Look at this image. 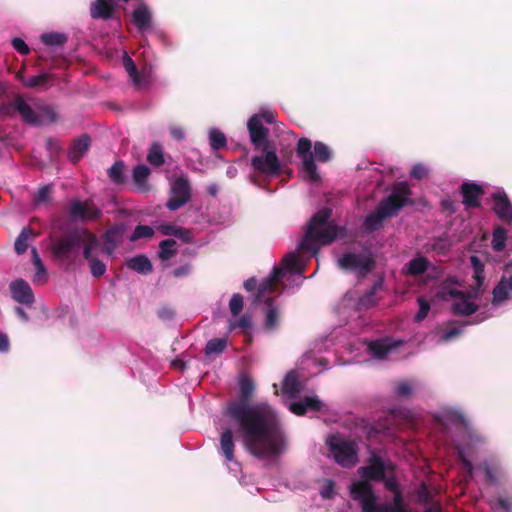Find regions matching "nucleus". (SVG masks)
<instances>
[{"label": "nucleus", "mask_w": 512, "mask_h": 512, "mask_svg": "<svg viewBox=\"0 0 512 512\" xmlns=\"http://www.w3.org/2000/svg\"><path fill=\"white\" fill-rule=\"evenodd\" d=\"M154 235V229L148 225H137L130 235L129 240L135 242L142 238H152Z\"/></svg>", "instance_id": "43"}, {"label": "nucleus", "mask_w": 512, "mask_h": 512, "mask_svg": "<svg viewBox=\"0 0 512 512\" xmlns=\"http://www.w3.org/2000/svg\"><path fill=\"white\" fill-rule=\"evenodd\" d=\"M493 510H501L502 512H511L512 499L506 497H498L495 501H490Z\"/></svg>", "instance_id": "46"}, {"label": "nucleus", "mask_w": 512, "mask_h": 512, "mask_svg": "<svg viewBox=\"0 0 512 512\" xmlns=\"http://www.w3.org/2000/svg\"><path fill=\"white\" fill-rule=\"evenodd\" d=\"M38 236V233L35 232L31 227H24L14 243L15 252L18 255L24 254L28 249V241L34 240Z\"/></svg>", "instance_id": "28"}, {"label": "nucleus", "mask_w": 512, "mask_h": 512, "mask_svg": "<svg viewBox=\"0 0 512 512\" xmlns=\"http://www.w3.org/2000/svg\"><path fill=\"white\" fill-rule=\"evenodd\" d=\"M46 148L49 150L51 156H55L61 151L60 143L53 138H48L46 140Z\"/></svg>", "instance_id": "64"}, {"label": "nucleus", "mask_w": 512, "mask_h": 512, "mask_svg": "<svg viewBox=\"0 0 512 512\" xmlns=\"http://www.w3.org/2000/svg\"><path fill=\"white\" fill-rule=\"evenodd\" d=\"M31 253H32V262L36 268L35 281L41 280V279L46 280L47 271H46V268L39 256L38 252H37V249L35 247L32 248Z\"/></svg>", "instance_id": "42"}, {"label": "nucleus", "mask_w": 512, "mask_h": 512, "mask_svg": "<svg viewBox=\"0 0 512 512\" xmlns=\"http://www.w3.org/2000/svg\"><path fill=\"white\" fill-rule=\"evenodd\" d=\"M312 142L308 138H300L297 144V156L302 159V172L304 177L312 182L320 180L314 155L311 153Z\"/></svg>", "instance_id": "11"}, {"label": "nucleus", "mask_w": 512, "mask_h": 512, "mask_svg": "<svg viewBox=\"0 0 512 512\" xmlns=\"http://www.w3.org/2000/svg\"><path fill=\"white\" fill-rule=\"evenodd\" d=\"M52 191V187L50 185H46L39 189L37 195H36V202L41 203L48 200L50 194Z\"/></svg>", "instance_id": "61"}, {"label": "nucleus", "mask_w": 512, "mask_h": 512, "mask_svg": "<svg viewBox=\"0 0 512 512\" xmlns=\"http://www.w3.org/2000/svg\"><path fill=\"white\" fill-rule=\"evenodd\" d=\"M506 238V230L501 226L495 227L492 237L493 250L496 252H501L505 248Z\"/></svg>", "instance_id": "40"}, {"label": "nucleus", "mask_w": 512, "mask_h": 512, "mask_svg": "<svg viewBox=\"0 0 512 512\" xmlns=\"http://www.w3.org/2000/svg\"><path fill=\"white\" fill-rule=\"evenodd\" d=\"M132 23L139 31H146L152 26V13L149 7L141 3L133 10L131 15Z\"/></svg>", "instance_id": "22"}, {"label": "nucleus", "mask_w": 512, "mask_h": 512, "mask_svg": "<svg viewBox=\"0 0 512 512\" xmlns=\"http://www.w3.org/2000/svg\"><path fill=\"white\" fill-rule=\"evenodd\" d=\"M229 309L233 316H238L243 309V297L239 293L232 295L229 301Z\"/></svg>", "instance_id": "49"}, {"label": "nucleus", "mask_w": 512, "mask_h": 512, "mask_svg": "<svg viewBox=\"0 0 512 512\" xmlns=\"http://www.w3.org/2000/svg\"><path fill=\"white\" fill-rule=\"evenodd\" d=\"M390 504L394 512H407L402 491L393 494V501Z\"/></svg>", "instance_id": "54"}, {"label": "nucleus", "mask_w": 512, "mask_h": 512, "mask_svg": "<svg viewBox=\"0 0 512 512\" xmlns=\"http://www.w3.org/2000/svg\"><path fill=\"white\" fill-rule=\"evenodd\" d=\"M428 266H429V262L426 258L416 257V258L410 260L405 265V271H406V274H408L410 276H419V275L424 274L427 271Z\"/></svg>", "instance_id": "30"}, {"label": "nucleus", "mask_w": 512, "mask_h": 512, "mask_svg": "<svg viewBox=\"0 0 512 512\" xmlns=\"http://www.w3.org/2000/svg\"><path fill=\"white\" fill-rule=\"evenodd\" d=\"M511 291L509 284L507 282V277L503 276L498 284L494 287L492 294V304L494 306H498L503 303L509 297V292Z\"/></svg>", "instance_id": "29"}, {"label": "nucleus", "mask_w": 512, "mask_h": 512, "mask_svg": "<svg viewBox=\"0 0 512 512\" xmlns=\"http://www.w3.org/2000/svg\"><path fill=\"white\" fill-rule=\"evenodd\" d=\"M51 76L47 73H42L40 75L33 76L29 78L26 82H24V86L35 88V87H44Z\"/></svg>", "instance_id": "47"}, {"label": "nucleus", "mask_w": 512, "mask_h": 512, "mask_svg": "<svg viewBox=\"0 0 512 512\" xmlns=\"http://www.w3.org/2000/svg\"><path fill=\"white\" fill-rule=\"evenodd\" d=\"M41 41L48 46H62L67 42V36L59 32L44 33Z\"/></svg>", "instance_id": "39"}, {"label": "nucleus", "mask_w": 512, "mask_h": 512, "mask_svg": "<svg viewBox=\"0 0 512 512\" xmlns=\"http://www.w3.org/2000/svg\"><path fill=\"white\" fill-rule=\"evenodd\" d=\"M332 215L330 208H323L315 213L306 226L305 234L299 243L298 250L310 252L315 256L319 247L328 245L336 239L344 238L346 230L329 222Z\"/></svg>", "instance_id": "2"}, {"label": "nucleus", "mask_w": 512, "mask_h": 512, "mask_svg": "<svg viewBox=\"0 0 512 512\" xmlns=\"http://www.w3.org/2000/svg\"><path fill=\"white\" fill-rule=\"evenodd\" d=\"M210 146L213 150H219L226 146L227 140L224 133L214 129L209 134Z\"/></svg>", "instance_id": "44"}, {"label": "nucleus", "mask_w": 512, "mask_h": 512, "mask_svg": "<svg viewBox=\"0 0 512 512\" xmlns=\"http://www.w3.org/2000/svg\"><path fill=\"white\" fill-rule=\"evenodd\" d=\"M413 385L408 381H400L397 383L395 393L399 398H407L412 395Z\"/></svg>", "instance_id": "51"}, {"label": "nucleus", "mask_w": 512, "mask_h": 512, "mask_svg": "<svg viewBox=\"0 0 512 512\" xmlns=\"http://www.w3.org/2000/svg\"><path fill=\"white\" fill-rule=\"evenodd\" d=\"M239 389V400L227 404L226 415L252 456L265 461L277 460L287 448L277 412L267 402L249 403L255 389L249 377L240 380Z\"/></svg>", "instance_id": "1"}, {"label": "nucleus", "mask_w": 512, "mask_h": 512, "mask_svg": "<svg viewBox=\"0 0 512 512\" xmlns=\"http://www.w3.org/2000/svg\"><path fill=\"white\" fill-rule=\"evenodd\" d=\"M147 161L153 166H161L164 164L163 149L160 143H152L147 154Z\"/></svg>", "instance_id": "36"}, {"label": "nucleus", "mask_w": 512, "mask_h": 512, "mask_svg": "<svg viewBox=\"0 0 512 512\" xmlns=\"http://www.w3.org/2000/svg\"><path fill=\"white\" fill-rule=\"evenodd\" d=\"M462 333V327L461 326H453L449 329H447L442 335H441V341L448 342L455 337L459 336Z\"/></svg>", "instance_id": "56"}, {"label": "nucleus", "mask_w": 512, "mask_h": 512, "mask_svg": "<svg viewBox=\"0 0 512 512\" xmlns=\"http://www.w3.org/2000/svg\"><path fill=\"white\" fill-rule=\"evenodd\" d=\"M385 488L394 493L400 492V486L395 476H389L388 478L385 477V480H383Z\"/></svg>", "instance_id": "59"}, {"label": "nucleus", "mask_w": 512, "mask_h": 512, "mask_svg": "<svg viewBox=\"0 0 512 512\" xmlns=\"http://www.w3.org/2000/svg\"><path fill=\"white\" fill-rule=\"evenodd\" d=\"M71 218L79 221H95L102 216L101 210L90 201H73L70 206Z\"/></svg>", "instance_id": "15"}, {"label": "nucleus", "mask_w": 512, "mask_h": 512, "mask_svg": "<svg viewBox=\"0 0 512 512\" xmlns=\"http://www.w3.org/2000/svg\"><path fill=\"white\" fill-rule=\"evenodd\" d=\"M171 197L166 206L171 211L183 207L191 198V187L188 179L184 176L176 178L171 186Z\"/></svg>", "instance_id": "13"}, {"label": "nucleus", "mask_w": 512, "mask_h": 512, "mask_svg": "<svg viewBox=\"0 0 512 512\" xmlns=\"http://www.w3.org/2000/svg\"><path fill=\"white\" fill-rule=\"evenodd\" d=\"M383 289V280L379 279L376 281L373 286L363 294L357 301L356 306L358 310H367L375 306L380 297L378 296V292Z\"/></svg>", "instance_id": "24"}, {"label": "nucleus", "mask_w": 512, "mask_h": 512, "mask_svg": "<svg viewBox=\"0 0 512 512\" xmlns=\"http://www.w3.org/2000/svg\"><path fill=\"white\" fill-rule=\"evenodd\" d=\"M253 116H258L259 121L264 125V123L272 124L275 122V114L272 111H263L258 114H254Z\"/></svg>", "instance_id": "63"}, {"label": "nucleus", "mask_w": 512, "mask_h": 512, "mask_svg": "<svg viewBox=\"0 0 512 512\" xmlns=\"http://www.w3.org/2000/svg\"><path fill=\"white\" fill-rule=\"evenodd\" d=\"M126 232L125 224H115L108 228L102 236L103 251L107 255H112L115 249L121 244Z\"/></svg>", "instance_id": "18"}, {"label": "nucleus", "mask_w": 512, "mask_h": 512, "mask_svg": "<svg viewBox=\"0 0 512 512\" xmlns=\"http://www.w3.org/2000/svg\"><path fill=\"white\" fill-rule=\"evenodd\" d=\"M123 65L125 67V70L129 74L130 78L132 79V81L136 85H139L142 82V77H141L134 61L127 54H125L123 57Z\"/></svg>", "instance_id": "41"}, {"label": "nucleus", "mask_w": 512, "mask_h": 512, "mask_svg": "<svg viewBox=\"0 0 512 512\" xmlns=\"http://www.w3.org/2000/svg\"><path fill=\"white\" fill-rule=\"evenodd\" d=\"M284 276L285 271L280 267H275L270 276L265 278L259 285L257 279L251 277L244 282V288L249 292L256 290L253 303L257 304L266 299V294L276 291Z\"/></svg>", "instance_id": "7"}, {"label": "nucleus", "mask_w": 512, "mask_h": 512, "mask_svg": "<svg viewBox=\"0 0 512 512\" xmlns=\"http://www.w3.org/2000/svg\"><path fill=\"white\" fill-rule=\"evenodd\" d=\"M249 137L254 150L268 148L274 143L269 139V129L260 121L258 116H251L247 123Z\"/></svg>", "instance_id": "14"}, {"label": "nucleus", "mask_w": 512, "mask_h": 512, "mask_svg": "<svg viewBox=\"0 0 512 512\" xmlns=\"http://www.w3.org/2000/svg\"><path fill=\"white\" fill-rule=\"evenodd\" d=\"M85 228H73L65 231L60 236L54 237L51 243V251L58 259H68L75 249L81 247Z\"/></svg>", "instance_id": "6"}, {"label": "nucleus", "mask_w": 512, "mask_h": 512, "mask_svg": "<svg viewBox=\"0 0 512 512\" xmlns=\"http://www.w3.org/2000/svg\"><path fill=\"white\" fill-rule=\"evenodd\" d=\"M392 346L387 343V340L380 339L372 341L368 344L369 353L377 359H383L387 356Z\"/></svg>", "instance_id": "32"}, {"label": "nucleus", "mask_w": 512, "mask_h": 512, "mask_svg": "<svg viewBox=\"0 0 512 512\" xmlns=\"http://www.w3.org/2000/svg\"><path fill=\"white\" fill-rule=\"evenodd\" d=\"M252 326L251 318L248 315H243L240 317V319L231 324V329L234 328H242V329H249Z\"/></svg>", "instance_id": "62"}, {"label": "nucleus", "mask_w": 512, "mask_h": 512, "mask_svg": "<svg viewBox=\"0 0 512 512\" xmlns=\"http://www.w3.org/2000/svg\"><path fill=\"white\" fill-rule=\"evenodd\" d=\"M450 294L452 297L460 298L458 301H455L451 306L453 314L461 316H470L477 312L478 305L468 301V299L464 296V293L462 291L452 290Z\"/></svg>", "instance_id": "21"}, {"label": "nucleus", "mask_w": 512, "mask_h": 512, "mask_svg": "<svg viewBox=\"0 0 512 512\" xmlns=\"http://www.w3.org/2000/svg\"><path fill=\"white\" fill-rule=\"evenodd\" d=\"M262 302L265 303L263 327L268 332H274L279 328L281 323V306L271 297H267Z\"/></svg>", "instance_id": "16"}, {"label": "nucleus", "mask_w": 512, "mask_h": 512, "mask_svg": "<svg viewBox=\"0 0 512 512\" xmlns=\"http://www.w3.org/2000/svg\"><path fill=\"white\" fill-rule=\"evenodd\" d=\"M411 190L406 182H397L391 193L377 205L376 209L366 216L364 227L375 231L382 226L385 219L396 216L409 203Z\"/></svg>", "instance_id": "3"}, {"label": "nucleus", "mask_w": 512, "mask_h": 512, "mask_svg": "<svg viewBox=\"0 0 512 512\" xmlns=\"http://www.w3.org/2000/svg\"><path fill=\"white\" fill-rule=\"evenodd\" d=\"M493 201L492 211L504 223L512 224V203L504 191H497L491 195Z\"/></svg>", "instance_id": "17"}, {"label": "nucleus", "mask_w": 512, "mask_h": 512, "mask_svg": "<svg viewBox=\"0 0 512 512\" xmlns=\"http://www.w3.org/2000/svg\"><path fill=\"white\" fill-rule=\"evenodd\" d=\"M303 399L307 411H320L324 407V403L318 397L306 396Z\"/></svg>", "instance_id": "55"}, {"label": "nucleus", "mask_w": 512, "mask_h": 512, "mask_svg": "<svg viewBox=\"0 0 512 512\" xmlns=\"http://www.w3.org/2000/svg\"><path fill=\"white\" fill-rule=\"evenodd\" d=\"M116 6L111 0H94L90 5V16L93 19L108 20L113 17Z\"/></svg>", "instance_id": "23"}, {"label": "nucleus", "mask_w": 512, "mask_h": 512, "mask_svg": "<svg viewBox=\"0 0 512 512\" xmlns=\"http://www.w3.org/2000/svg\"><path fill=\"white\" fill-rule=\"evenodd\" d=\"M12 110L16 111L22 121L30 126L49 125L57 120V113L53 107L41 105L33 109L21 95H17L11 103L1 109L7 116L12 115Z\"/></svg>", "instance_id": "4"}, {"label": "nucleus", "mask_w": 512, "mask_h": 512, "mask_svg": "<svg viewBox=\"0 0 512 512\" xmlns=\"http://www.w3.org/2000/svg\"><path fill=\"white\" fill-rule=\"evenodd\" d=\"M260 154L251 159L252 168L262 174L277 177L281 173V163L276 153L275 144L268 148L257 150Z\"/></svg>", "instance_id": "8"}, {"label": "nucleus", "mask_w": 512, "mask_h": 512, "mask_svg": "<svg viewBox=\"0 0 512 512\" xmlns=\"http://www.w3.org/2000/svg\"><path fill=\"white\" fill-rule=\"evenodd\" d=\"M221 455L225 458L226 462L235 461V442L233 432L230 428L225 429L220 435V447Z\"/></svg>", "instance_id": "26"}, {"label": "nucleus", "mask_w": 512, "mask_h": 512, "mask_svg": "<svg viewBox=\"0 0 512 512\" xmlns=\"http://www.w3.org/2000/svg\"><path fill=\"white\" fill-rule=\"evenodd\" d=\"M283 390L292 396L300 392V383L294 371L288 372L285 376L283 380Z\"/></svg>", "instance_id": "37"}, {"label": "nucleus", "mask_w": 512, "mask_h": 512, "mask_svg": "<svg viewBox=\"0 0 512 512\" xmlns=\"http://www.w3.org/2000/svg\"><path fill=\"white\" fill-rule=\"evenodd\" d=\"M227 347L226 338H213L209 340L205 346V355L220 354Z\"/></svg>", "instance_id": "38"}, {"label": "nucleus", "mask_w": 512, "mask_h": 512, "mask_svg": "<svg viewBox=\"0 0 512 512\" xmlns=\"http://www.w3.org/2000/svg\"><path fill=\"white\" fill-rule=\"evenodd\" d=\"M176 241L174 239H165L159 243L158 256L161 260L166 261L177 254Z\"/></svg>", "instance_id": "35"}, {"label": "nucleus", "mask_w": 512, "mask_h": 512, "mask_svg": "<svg viewBox=\"0 0 512 512\" xmlns=\"http://www.w3.org/2000/svg\"><path fill=\"white\" fill-rule=\"evenodd\" d=\"M151 170L148 166L140 164L134 167L132 172V178L134 183L141 189L145 190L147 187V180Z\"/></svg>", "instance_id": "33"}, {"label": "nucleus", "mask_w": 512, "mask_h": 512, "mask_svg": "<svg viewBox=\"0 0 512 512\" xmlns=\"http://www.w3.org/2000/svg\"><path fill=\"white\" fill-rule=\"evenodd\" d=\"M13 299L21 304L31 305L34 302V295L28 282L23 279L15 280L10 285Z\"/></svg>", "instance_id": "20"}, {"label": "nucleus", "mask_w": 512, "mask_h": 512, "mask_svg": "<svg viewBox=\"0 0 512 512\" xmlns=\"http://www.w3.org/2000/svg\"><path fill=\"white\" fill-rule=\"evenodd\" d=\"M282 265L288 271H297L299 259L295 252L286 254L282 259Z\"/></svg>", "instance_id": "50"}, {"label": "nucleus", "mask_w": 512, "mask_h": 512, "mask_svg": "<svg viewBox=\"0 0 512 512\" xmlns=\"http://www.w3.org/2000/svg\"><path fill=\"white\" fill-rule=\"evenodd\" d=\"M338 266L344 270L357 271L364 276L375 268V260L361 253H345L338 259Z\"/></svg>", "instance_id": "10"}, {"label": "nucleus", "mask_w": 512, "mask_h": 512, "mask_svg": "<svg viewBox=\"0 0 512 512\" xmlns=\"http://www.w3.org/2000/svg\"><path fill=\"white\" fill-rule=\"evenodd\" d=\"M314 155L317 160L326 162L330 158V150L326 144L318 141L314 144Z\"/></svg>", "instance_id": "48"}, {"label": "nucleus", "mask_w": 512, "mask_h": 512, "mask_svg": "<svg viewBox=\"0 0 512 512\" xmlns=\"http://www.w3.org/2000/svg\"><path fill=\"white\" fill-rule=\"evenodd\" d=\"M12 46L17 52H19L22 55H27L30 51L25 41L18 37L12 39Z\"/></svg>", "instance_id": "58"}, {"label": "nucleus", "mask_w": 512, "mask_h": 512, "mask_svg": "<svg viewBox=\"0 0 512 512\" xmlns=\"http://www.w3.org/2000/svg\"><path fill=\"white\" fill-rule=\"evenodd\" d=\"M460 193L463 198L462 203L467 208H478L485 191L481 185L475 182H464L460 187Z\"/></svg>", "instance_id": "19"}, {"label": "nucleus", "mask_w": 512, "mask_h": 512, "mask_svg": "<svg viewBox=\"0 0 512 512\" xmlns=\"http://www.w3.org/2000/svg\"><path fill=\"white\" fill-rule=\"evenodd\" d=\"M91 144V138L87 134L73 140L72 147L68 152V158L72 163H77L86 154Z\"/></svg>", "instance_id": "25"}, {"label": "nucleus", "mask_w": 512, "mask_h": 512, "mask_svg": "<svg viewBox=\"0 0 512 512\" xmlns=\"http://www.w3.org/2000/svg\"><path fill=\"white\" fill-rule=\"evenodd\" d=\"M125 164L123 161H116L107 171L109 179L116 185L124 184L125 177Z\"/></svg>", "instance_id": "34"}, {"label": "nucleus", "mask_w": 512, "mask_h": 512, "mask_svg": "<svg viewBox=\"0 0 512 512\" xmlns=\"http://www.w3.org/2000/svg\"><path fill=\"white\" fill-rule=\"evenodd\" d=\"M473 279L474 284L472 285V290L474 292V297L477 298L482 292V287L485 280L484 271L474 272Z\"/></svg>", "instance_id": "53"}, {"label": "nucleus", "mask_w": 512, "mask_h": 512, "mask_svg": "<svg viewBox=\"0 0 512 512\" xmlns=\"http://www.w3.org/2000/svg\"><path fill=\"white\" fill-rule=\"evenodd\" d=\"M326 444L337 464L346 468H351L357 464L358 449L355 441L331 435L327 438Z\"/></svg>", "instance_id": "5"}, {"label": "nucleus", "mask_w": 512, "mask_h": 512, "mask_svg": "<svg viewBox=\"0 0 512 512\" xmlns=\"http://www.w3.org/2000/svg\"><path fill=\"white\" fill-rule=\"evenodd\" d=\"M354 500L361 504L362 512H376L378 502L372 486L367 481H357L350 487Z\"/></svg>", "instance_id": "12"}, {"label": "nucleus", "mask_w": 512, "mask_h": 512, "mask_svg": "<svg viewBox=\"0 0 512 512\" xmlns=\"http://www.w3.org/2000/svg\"><path fill=\"white\" fill-rule=\"evenodd\" d=\"M181 239L184 243H191L193 241L192 232L184 227H180L177 230L176 236Z\"/></svg>", "instance_id": "60"}, {"label": "nucleus", "mask_w": 512, "mask_h": 512, "mask_svg": "<svg viewBox=\"0 0 512 512\" xmlns=\"http://www.w3.org/2000/svg\"><path fill=\"white\" fill-rule=\"evenodd\" d=\"M428 174L427 169L422 164H416L410 171L411 178L421 180L425 178Z\"/></svg>", "instance_id": "57"}, {"label": "nucleus", "mask_w": 512, "mask_h": 512, "mask_svg": "<svg viewBox=\"0 0 512 512\" xmlns=\"http://www.w3.org/2000/svg\"><path fill=\"white\" fill-rule=\"evenodd\" d=\"M83 257L89 262L91 259H95L96 257L92 255V251L94 248L98 246V239L95 234L85 229V233H83Z\"/></svg>", "instance_id": "31"}, {"label": "nucleus", "mask_w": 512, "mask_h": 512, "mask_svg": "<svg viewBox=\"0 0 512 512\" xmlns=\"http://www.w3.org/2000/svg\"><path fill=\"white\" fill-rule=\"evenodd\" d=\"M395 465L390 461H384L375 451L370 452L368 464L358 469V473L364 479L363 481L382 482L385 480L387 471H394Z\"/></svg>", "instance_id": "9"}, {"label": "nucleus", "mask_w": 512, "mask_h": 512, "mask_svg": "<svg viewBox=\"0 0 512 512\" xmlns=\"http://www.w3.org/2000/svg\"><path fill=\"white\" fill-rule=\"evenodd\" d=\"M90 272L94 277H101L106 272V264L98 258L89 261Z\"/></svg>", "instance_id": "52"}, {"label": "nucleus", "mask_w": 512, "mask_h": 512, "mask_svg": "<svg viewBox=\"0 0 512 512\" xmlns=\"http://www.w3.org/2000/svg\"><path fill=\"white\" fill-rule=\"evenodd\" d=\"M126 266L140 274L147 275L152 272L153 266L149 258L140 254L126 260Z\"/></svg>", "instance_id": "27"}, {"label": "nucleus", "mask_w": 512, "mask_h": 512, "mask_svg": "<svg viewBox=\"0 0 512 512\" xmlns=\"http://www.w3.org/2000/svg\"><path fill=\"white\" fill-rule=\"evenodd\" d=\"M419 310L416 313L414 320L415 322H422L428 315L430 311V303L424 297H418L417 299Z\"/></svg>", "instance_id": "45"}]
</instances>
